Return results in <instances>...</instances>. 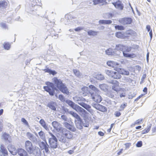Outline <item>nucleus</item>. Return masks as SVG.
Returning a JSON list of instances; mask_svg holds the SVG:
<instances>
[{"mask_svg":"<svg viewBox=\"0 0 156 156\" xmlns=\"http://www.w3.org/2000/svg\"><path fill=\"white\" fill-rule=\"evenodd\" d=\"M89 87L92 91L89 90V88L87 87H84L82 90L88 95H90L94 101L97 103H100L102 101L101 96L100 95V91L93 85L89 86Z\"/></svg>","mask_w":156,"mask_h":156,"instance_id":"obj_1","label":"nucleus"},{"mask_svg":"<svg viewBox=\"0 0 156 156\" xmlns=\"http://www.w3.org/2000/svg\"><path fill=\"white\" fill-rule=\"evenodd\" d=\"M53 80L57 87L61 92L67 94H69V92L67 87L60 80L58 79L57 77H55L53 78Z\"/></svg>","mask_w":156,"mask_h":156,"instance_id":"obj_2","label":"nucleus"},{"mask_svg":"<svg viewBox=\"0 0 156 156\" xmlns=\"http://www.w3.org/2000/svg\"><path fill=\"white\" fill-rule=\"evenodd\" d=\"M45 84L47 86L44 87V90L48 92L50 95L53 96L55 90H56V88L54 87V84L49 82H46Z\"/></svg>","mask_w":156,"mask_h":156,"instance_id":"obj_3","label":"nucleus"},{"mask_svg":"<svg viewBox=\"0 0 156 156\" xmlns=\"http://www.w3.org/2000/svg\"><path fill=\"white\" fill-rule=\"evenodd\" d=\"M131 50V47H128L127 46H124L122 53L123 56L126 57L134 58L136 56V55L134 53L129 54L128 52H130Z\"/></svg>","mask_w":156,"mask_h":156,"instance_id":"obj_4","label":"nucleus"},{"mask_svg":"<svg viewBox=\"0 0 156 156\" xmlns=\"http://www.w3.org/2000/svg\"><path fill=\"white\" fill-rule=\"evenodd\" d=\"M106 73L109 77L114 79H119L121 76L118 72L111 70H105Z\"/></svg>","mask_w":156,"mask_h":156,"instance_id":"obj_5","label":"nucleus"},{"mask_svg":"<svg viewBox=\"0 0 156 156\" xmlns=\"http://www.w3.org/2000/svg\"><path fill=\"white\" fill-rule=\"evenodd\" d=\"M29 6H26V10L27 12L31 14H35L37 13L35 12L41 9V8L38 9V8L35 7V5H32V4H29Z\"/></svg>","mask_w":156,"mask_h":156,"instance_id":"obj_6","label":"nucleus"},{"mask_svg":"<svg viewBox=\"0 0 156 156\" xmlns=\"http://www.w3.org/2000/svg\"><path fill=\"white\" fill-rule=\"evenodd\" d=\"M80 98H79V99L76 100V101H77V103L81 106L86 109L87 111L89 112L90 114H93L94 113V110L91 109V106L89 105H87L84 103L81 102L80 101L81 99L80 100Z\"/></svg>","mask_w":156,"mask_h":156,"instance_id":"obj_7","label":"nucleus"},{"mask_svg":"<svg viewBox=\"0 0 156 156\" xmlns=\"http://www.w3.org/2000/svg\"><path fill=\"white\" fill-rule=\"evenodd\" d=\"M25 147L26 150L29 154H32L34 148L32 142L29 140H27L25 142Z\"/></svg>","mask_w":156,"mask_h":156,"instance_id":"obj_8","label":"nucleus"},{"mask_svg":"<svg viewBox=\"0 0 156 156\" xmlns=\"http://www.w3.org/2000/svg\"><path fill=\"white\" fill-rule=\"evenodd\" d=\"M119 22L123 25H129L133 22V20L130 17H124L119 20Z\"/></svg>","mask_w":156,"mask_h":156,"instance_id":"obj_9","label":"nucleus"},{"mask_svg":"<svg viewBox=\"0 0 156 156\" xmlns=\"http://www.w3.org/2000/svg\"><path fill=\"white\" fill-rule=\"evenodd\" d=\"M61 132L65 137L66 139H71L73 137V133L66 129L64 128Z\"/></svg>","mask_w":156,"mask_h":156,"instance_id":"obj_10","label":"nucleus"},{"mask_svg":"<svg viewBox=\"0 0 156 156\" xmlns=\"http://www.w3.org/2000/svg\"><path fill=\"white\" fill-rule=\"evenodd\" d=\"M39 145L40 148L42 149H44L46 153H48L50 152L48 149L49 146L46 140L41 142Z\"/></svg>","mask_w":156,"mask_h":156,"instance_id":"obj_11","label":"nucleus"},{"mask_svg":"<svg viewBox=\"0 0 156 156\" xmlns=\"http://www.w3.org/2000/svg\"><path fill=\"white\" fill-rule=\"evenodd\" d=\"M52 125L54 128L58 132H61L64 129L62 127L61 124L56 121H54L52 123Z\"/></svg>","mask_w":156,"mask_h":156,"instance_id":"obj_12","label":"nucleus"},{"mask_svg":"<svg viewBox=\"0 0 156 156\" xmlns=\"http://www.w3.org/2000/svg\"><path fill=\"white\" fill-rule=\"evenodd\" d=\"M112 4L117 9L122 10L124 8V5L120 0H118L115 2H113Z\"/></svg>","mask_w":156,"mask_h":156,"instance_id":"obj_13","label":"nucleus"},{"mask_svg":"<svg viewBox=\"0 0 156 156\" xmlns=\"http://www.w3.org/2000/svg\"><path fill=\"white\" fill-rule=\"evenodd\" d=\"M26 135L29 139L33 143L36 144L37 142V139L35 136L29 132L26 133Z\"/></svg>","mask_w":156,"mask_h":156,"instance_id":"obj_14","label":"nucleus"},{"mask_svg":"<svg viewBox=\"0 0 156 156\" xmlns=\"http://www.w3.org/2000/svg\"><path fill=\"white\" fill-rule=\"evenodd\" d=\"M110 83L113 84L112 86V89L113 90L116 92L119 91L118 87L119 83L116 80H112Z\"/></svg>","mask_w":156,"mask_h":156,"instance_id":"obj_15","label":"nucleus"},{"mask_svg":"<svg viewBox=\"0 0 156 156\" xmlns=\"http://www.w3.org/2000/svg\"><path fill=\"white\" fill-rule=\"evenodd\" d=\"M57 106L56 102L52 101L49 102L47 105V106L51 110L54 111H56V108Z\"/></svg>","mask_w":156,"mask_h":156,"instance_id":"obj_16","label":"nucleus"},{"mask_svg":"<svg viewBox=\"0 0 156 156\" xmlns=\"http://www.w3.org/2000/svg\"><path fill=\"white\" fill-rule=\"evenodd\" d=\"M8 149L10 153L13 155H15L17 153V151L15 146L12 144L9 145Z\"/></svg>","mask_w":156,"mask_h":156,"instance_id":"obj_17","label":"nucleus"},{"mask_svg":"<svg viewBox=\"0 0 156 156\" xmlns=\"http://www.w3.org/2000/svg\"><path fill=\"white\" fill-rule=\"evenodd\" d=\"M106 54L108 55H117L118 54L116 53V52L114 50H113L112 48H109L105 51Z\"/></svg>","mask_w":156,"mask_h":156,"instance_id":"obj_18","label":"nucleus"},{"mask_svg":"<svg viewBox=\"0 0 156 156\" xmlns=\"http://www.w3.org/2000/svg\"><path fill=\"white\" fill-rule=\"evenodd\" d=\"M65 126L67 129L73 132H75L76 129L73 125H70L67 122H65L64 123Z\"/></svg>","mask_w":156,"mask_h":156,"instance_id":"obj_19","label":"nucleus"},{"mask_svg":"<svg viewBox=\"0 0 156 156\" xmlns=\"http://www.w3.org/2000/svg\"><path fill=\"white\" fill-rule=\"evenodd\" d=\"M58 140H48V142L50 144V147L52 148H56L57 147Z\"/></svg>","mask_w":156,"mask_h":156,"instance_id":"obj_20","label":"nucleus"},{"mask_svg":"<svg viewBox=\"0 0 156 156\" xmlns=\"http://www.w3.org/2000/svg\"><path fill=\"white\" fill-rule=\"evenodd\" d=\"M32 4V5H35V7L38 8L39 9L41 8L42 4L41 3V0H34Z\"/></svg>","mask_w":156,"mask_h":156,"instance_id":"obj_21","label":"nucleus"},{"mask_svg":"<svg viewBox=\"0 0 156 156\" xmlns=\"http://www.w3.org/2000/svg\"><path fill=\"white\" fill-rule=\"evenodd\" d=\"M17 152L20 156H28L27 152L22 148L19 149Z\"/></svg>","mask_w":156,"mask_h":156,"instance_id":"obj_22","label":"nucleus"},{"mask_svg":"<svg viewBox=\"0 0 156 156\" xmlns=\"http://www.w3.org/2000/svg\"><path fill=\"white\" fill-rule=\"evenodd\" d=\"M47 54L41 56V57L42 58H52V57L51 56H54L55 55V54L54 52L51 51L50 50H48L47 51Z\"/></svg>","mask_w":156,"mask_h":156,"instance_id":"obj_23","label":"nucleus"},{"mask_svg":"<svg viewBox=\"0 0 156 156\" xmlns=\"http://www.w3.org/2000/svg\"><path fill=\"white\" fill-rule=\"evenodd\" d=\"M117 71L119 74L124 75H128L129 74V72L124 69L121 68H118Z\"/></svg>","mask_w":156,"mask_h":156,"instance_id":"obj_24","label":"nucleus"},{"mask_svg":"<svg viewBox=\"0 0 156 156\" xmlns=\"http://www.w3.org/2000/svg\"><path fill=\"white\" fill-rule=\"evenodd\" d=\"M67 112L75 118L77 120V121L80 120L81 118L76 113L72 111H69V110H67Z\"/></svg>","mask_w":156,"mask_h":156,"instance_id":"obj_25","label":"nucleus"},{"mask_svg":"<svg viewBox=\"0 0 156 156\" xmlns=\"http://www.w3.org/2000/svg\"><path fill=\"white\" fill-rule=\"evenodd\" d=\"M73 109L75 110L78 112H81L82 113H85L86 112V111L85 110L76 105L75 106L73 107Z\"/></svg>","mask_w":156,"mask_h":156,"instance_id":"obj_26","label":"nucleus"},{"mask_svg":"<svg viewBox=\"0 0 156 156\" xmlns=\"http://www.w3.org/2000/svg\"><path fill=\"white\" fill-rule=\"evenodd\" d=\"M32 153L35 156H41V154L40 149L38 147H35L33 150Z\"/></svg>","mask_w":156,"mask_h":156,"instance_id":"obj_27","label":"nucleus"},{"mask_svg":"<svg viewBox=\"0 0 156 156\" xmlns=\"http://www.w3.org/2000/svg\"><path fill=\"white\" fill-rule=\"evenodd\" d=\"M57 137L59 141L64 143L67 142V141L66 139L62 134L59 136H58Z\"/></svg>","mask_w":156,"mask_h":156,"instance_id":"obj_28","label":"nucleus"},{"mask_svg":"<svg viewBox=\"0 0 156 156\" xmlns=\"http://www.w3.org/2000/svg\"><path fill=\"white\" fill-rule=\"evenodd\" d=\"M2 138L5 141H8L9 142H10L11 140H10V136L8 134L5 133H4L2 135Z\"/></svg>","mask_w":156,"mask_h":156,"instance_id":"obj_29","label":"nucleus"},{"mask_svg":"<svg viewBox=\"0 0 156 156\" xmlns=\"http://www.w3.org/2000/svg\"><path fill=\"white\" fill-rule=\"evenodd\" d=\"M98 31H96L91 30H89L87 31V34L90 36H95L97 35Z\"/></svg>","mask_w":156,"mask_h":156,"instance_id":"obj_30","label":"nucleus"},{"mask_svg":"<svg viewBox=\"0 0 156 156\" xmlns=\"http://www.w3.org/2000/svg\"><path fill=\"white\" fill-rule=\"evenodd\" d=\"M124 45L121 44H116L114 50L118 51H122L123 52Z\"/></svg>","mask_w":156,"mask_h":156,"instance_id":"obj_31","label":"nucleus"},{"mask_svg":"<svg viewBox=\"0 0 156 156\" xmlns=\"http://www.w3.org/2000/svg\"><path fill=\"white\" fill-rule=\"evenodd\" d=\"M107 64L110 66L112 67H115V66L118 65V63L112 61H109L107 62Z\"/></svg>","mask_w":156,"mask_h":156,"instance_id":"obj_32","label":"nucleus"},{"mask_svg":"<svg viewBox=\"0 0 156 156\" xmlns=\"http://www.w3.org/2000/svg\"><path fill=\"white\" fill-rule=\"evenodd\" d=\"M77 122L75 123L76 126V127L79 129H81L83 128L82 120L80 119V121H77Z\"/></svg>","mask_w":156,"mask_h":156,"instance_id":"obj_33","label":"nucleus"},{"mask_svg":"<svg viewBox=\"0 0 156 156\" xmlns=\"http://www.w3.org/2000/svg\"><path fill=\"white\" fill-rule=\"evenodd\" d=\"M151 124H149L147 126V128L142 131V134H144L148 132L149 131L150 129H151Z\"/></svg>","mask_w":156,"mask_h":156,"instance_id":"obj_34","label":"nucleus"},{"mask_svg":"<svg viewBox=\"0 0 156 156\" xmlns=\"http://www.w3.org/2000/svg\"><path fill=\"white\" fill-rule=\"evenodd\" d=\"M43 70L45 72L49 73L50 74H52L54 75L57 73V72L55 71L52 70L48 68L44 69Z\"/></svg>","mask_w":156,"mask_h":156,"instance_id":"obj_35","label":"nucleus"},{"mask_svg":"<svg viewBox=\"0 0 156 156\" xmlns=\"http://www.w3.org/2000/svg\"><path fill=\"white\" fill-rule=\"evenodd\" d=\"M39 123L46 130L48 129V126L43 119H41L39 121Z\"/></svg>","mask_w":156,"mask_h":156,"instance_id":"obj_36","label":"nucleus"},{"mask_svg":"<svg viewBox=\"0 0 156 156\" xmlns=\"http://www.w3.org/2000/svg\"><path fill=\"white\" fill-rule=\"evenodd\" d=\"M38 134L40 138L44 141L46 140L45 135L44 132L42 130H41L38 133Z\"/></svg>","mask_w":156,"mask_h":156,"instance_id":"obj_37","label":"nucleus"},{"mask_svg":"<svg viewBox=\"0 0 156 156\" xmlns=\"http://www.w3.org/2000/svg\"><path fill=\"white\" fill-rule=\"evenodd\" d=\"M7 3L6 1H0V8L1 9H5L6 8Z\"/></svg>","mask_w":156,"mask_h":156,"instance_id":"obj_38","label":"nucleus"},{"mask_svg":"<svg viewBox=\"0 0 156 156\" xmlns=\"http://www.w3.org/2000/svg\"><path fill=\"white\" fill-rule=\"evenodd\" d=\"M4 48L6 50H9L11 48V45L8 42H4L3 44Z\"/></svg>","mask_w":156,"mask_h":156,"instance_id":"obj_39","label":"nucleus"},{"mask_svg":"<svg viewBox=\"0 0 156 156\" xmlns=\"http://www.w3.org/2000/svg\"><path fill=\"white\" fill-rule=\"evenodd\" d=\"M1 151L0 152L1 153H4L5 154L8 155V151L2 145H1L0 147Z\"/></svg>","mask_w":156,"mask_h":156,"instance_id":"obj_40","label":"nucleus"},{"mask_svg":"<svg viewBox=\"0 0 156 156\" xmlns=\"http://www.w3.org/2000/svg\"><path fill=\"white\" fill-rule=\"evenodd\" d=\"M65 102L73 108V107L75 106L76 105L73 102L69 100H66Z\"/></svg>","mask_w":156,"mask_h":156,"instance_id":"obj_41","label":"nucleus"},{"mask_svg":"<svg viewBox=\"0 0 156 156\" xmlns=\"http://www.w3.org/2000/svg\"><path fill=\"white\" fill-rule=\"evenodd\" d=\"M73 72L75 75L79 78H81L82 77V75L81 73L78 71L76 69H73Z\"/></svg>","mask_w":156,"mask_h":156,"instance_id":"obj_42","label":"nucleus"},{"mask_svg":"<svg viewBox=\"0 0 156 156\" xmlns=\"http://www.w3.org/2000/svg\"><path fill=\"white\" fill-rule=\"evenodd\" d=\"M125 33L126 34L133 36H135L136 34V32L132 30H129L126 31Z\"/></svg>","mask_w":156,"mask_h":156,"instance_id":"obj_43","label":"nucleus"},{"mask_svg":"<svg viewBox=\"0 0 156 156\" xmlns=\"http://www.w3.org/2000/svg\"><path fill=\"white\" fill-rule=\"evenodd\" d=\"M115 36L118 38H123L124 36L121 32H118L115 34Z\"/></svg>","mask_w":156,"mask_h":156,"instance_id":"obj_44","label":"nucleus"},{"mask_svg":"<svg viewBox=\"0 0 156 156\" xmlns=\"http://www.w3.org/2000/svg\"><path fill=\"white\" fill-rule=\"evenodd\" d=\"M115 27L116 30H122L125 29V27L122 25H116Z\"/></svg>","mask_w":156,"mask_h":156,"instance_id":"obj_45","label":"nucleus"},{"mask_svg":"<svg viewBox=\"0 0 156 156\" xmlns=\"http://www.w3.org/2000/svg\"><path fill=\"white\" fill-rule=\"evenodd\" d=\"M99 87L101 90L105 91L107 88V85L105 84H102L99 85Z\"/></svg>","mask_w":156,"mask_h":156,"instance_id":"obj_46","label":"nucleus"},{"mask_svg":"<svg viewBox=\"0 0 156 156\" xmlns=\"http://www.w3.org/2000/svg\"><path fill=\"white\" fill-rule=\"evenodd\" d=\"M50 135L51 136V137L49 138L48 140H57V139L56 136L53 134L52 133H49Z\"/></svg>","mask_w":156,"mask_h":156,"instance_id":"obj_47","label":"nucleus"},{"mask_svg":"<svg viewBox=\"0 0 156 156\" xmlns=\"http://www.w3.org/2000/svg\"><path fill=\"white\" fill-rule=\"evenodd\" d=\"M104 0H93V2L94 5H96L100 3H103Z\"/></svg>","mask_w":156,"mask_h":156,"instance_id":"obj_48","label":"nucleus"},{"mask_svg":"<svg viewBox=\"0 0 156 156\" xmlns=\"http://www.w3.org/2000/svg\"><path fill=\"white\" fill-rule=\"evenodd\" d=\"M98 110L102 112H105L107 111V109L104 106L100 105Z\"/></svg>","mask_w":156,"mask_h":156,"instance_id":"obj_49","label":"nucleus"},{"mask_svg":"<svg viewBox=\"0 0 156 156\" xmlns=\"http://www.w3.org/2000/svg\"><path fill=\"white\" fill-rule=\"evenodd\" d=\"M58 99L62 102H64L66 101L65 98L62 94H60L58 96Z\"/></svg>","mask_w":156,"mask_h":156,"instance_id":"obj_50","label":"nucleus"},{"mask_svg":"<svg viewBox=\"0 0 156 156\" xmlns=\"http://www.w3.org/2000/svg\"><path fill=\"white\" fill-rule=\"evenodd\" d=\"M21 121L24 123V124L28 126H29V124L27 121L24 118H22L21 119Z\"/></svg>","mask_w":156,"mask_h":156,"instance_id":"obj_51","label":"nucleus"},{"mask_svg":"<svg viewBox=\"0 0 156 156\" xmlns=\"http://www.w3.org/2000/svg\"><path fill=\"white\" fill-rule=\"evenodd\" d=\"M100 105L96 104H92V106L96 109L99 110Z\"/></svg>","mask_w":156,"mask_h":156,"instance_id":"obj_52","label":"nucleus"},{"mask_svg":"<svg viewBox=\"0 0 156 156\" xmlns=\"http://www.w3.org/2000/svg\"><path fill=\"white\" fill-rule=\"evenodd\" d=\"M61 118L64 121L66 122H68V119L67 116L64 115H62L61 116Z\"/></svg>","mask_w":156,"mask_h":156,"instance_id":"obj_53","label":"nucleus"},{"mask_svg":"<svg viewBox=\"0 0 156 156\" xmlns=\"http://www.w3.org/2000/svg\"><path fill=\"white\" fill-rule=\"evenodd\" d=\"M19 58H27V55L25 53L20 54L19 56Z\"/></svg>","mask_w":156,"mask_h":156,"instance_id":"obj_54","label":"nucleus"},{"mask_svg":"<svg viewBox=\"0 0 156 156\" xmlns=\"http://www.w3.org/2000/svg\"><path fill=\"white\" fill-rule=\"evenodd\" d=\"M126 104H124L123 105H121L120 107V108L119 109V110L121 111L123 110L124 108L126 107Z\"/></svg>","mask_w":156,"mask_h":156,"instance_id":"obj_55","label":"nucleus"},{"mask_svg":"<svg viewBox=\"0 0 156 156\" xmlns=\"http://www.w3.org/2000/svg\"><path fill=\"white\" fill-rule=\"evenodd\" d=\"M142 119H138L136 120L135 122V125H139L142 122Z\"/></svg>","mask_w":156,"mask_h":156,"instance_id":"obj_56","label":"nucleus"},{"mask_svg":"<svg viewBox=\"0 0 156 156\" xmlns=\"http://www.w3.org/2000/svg\"><path fill=\"white\" fill-rule=\"evenodd\" d=\"M142 145V142L141 141H138L136 144V146L137 147H140Z\"/></svg>","mask_w":156,"mask_h":156,"instance_id":"obj_57","label":"nucleus"},{"mask_svg":"<svg viewBox=\"0 0 156 156\" xmlns=\"http://www.w3.org/2000/svg\"><path fill=\"white\" fill-rule=\"evenodd\" d=\"M3 120H0V132L2 130L3 126Z\"/></svg>","mask_w":156,"mask_h":156,"instance_id":"obj_58","label":"nucleus"},{"mask_svg":"<svg viewBox=\"0 0 156 156\" xmlns=\"http://www.w3.org/2000/svg\"><path fill=\"white\" fill-rule=\"evenodd\" d=\"M112 23V20H105V24L109 25Z\"/></svg>","mask_w":156,"mask_h":156,"instance_id":"obj_59","label":"nucleus"},{"mask_svg":"<svg viewBox=\"0 0 156 156\" xmlns=\"http://www.w3.org/2000/svg\"><path fill=\"white\" fill-rule=\"evenodd\" d=\"M139 48V46L137 45H133L132 47H131V50L132 49H138Z\"/></svg>","mask_w":156,"mask_h":156,"instance_id":"obj_60","label":"nucleus"},{"mask_svg":"<svg viewBox=\"0 0 156 156\" xmlns=\"http://www.w3.org/2000/svg\"><path fill=\"white\" fill-rule=\"evenodd\" d=\"M114 115L116 117H119L121 115V113L119 111H116L114 113Z\"/></svg>","mask_w":156,"mask_h":156,"instance_id":"obj_61","label":"nucleus"},{"mask_svg":"<svg viewBox=\"0 0 156 156\" xmlns=\"http://www.w3.org/2000/svg\"><path fill=\"white\" fill-rule=\"evenodd\" d=\"M131 144L129 143H127L125 144V145L126 146V149H128L130 146H131Z\"/></svg>","mask_w":156,"mask_h":156,"instance_id":"obj_62","label":"nucleus"},{"mask_svg":"<svg viewBox=\"0 0 156 156\" xmlns=\"http://www.w3.org/2000/svg\"><path fill=\"white\" fill-rule=\"evenodd\" d=\"M83 29V28L81 27H77L74 29V30L76 31H79L80 30H82Z\"/></svg>","mask_w":156,"mask_h":156,"instance_id":"obj_63","label":"nucleus"},{"mask_svg":"<svg viewBox=\"0 0 156 156\" xmlns=\"http://www.w3.org/2000/svg\"><path fill=\"white\" fill-rule=\"evenodd\" d=\"M98 23L100 24H105V20H100Z\"/></svg>","mask_w":156,"mask_h":156,"instance_id":"obj_64","label":"nucleus"}]
</instances>
